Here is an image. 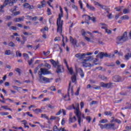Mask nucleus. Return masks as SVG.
<instances>
[{
  "instance_id": "f257e3e1",
  "label": "nucleus",
  "mask_w": 131,
  "mask_h": 131,
  "mask_svg": "<svg viewBox=\"0 0 131 131\" xmlns=\"http://www.w3.org/2000/svg\"><path fill=\"white\" fill-rule=\"evenodd\" d=\"M69 109L72 110V109H74L75 110V114H76V116H77L78 119V123L80 126H81V122H83V120L81 119V113L79 111V104L76 103L75 105L73 104L71 105H70Z\"/></svg>"
},
{
  "instance_id": "f03ea898",
  "label": "nucleus",
  "mask_w": 131,
  "mask_h": 131,
  "mask_svg": "<svg viewBox=\"0 0 131 131\" xmlns=\"http://www.w3.org/2000/svg\"><path fill=\"white\" fill-rule=\"evenodd\" d=\"M59 10L61 13L58 15L56 24L57 26V32L60 34H62V32L63 31V20H61L62 17H63V9H62V7L59 6Z\"/></svg>"
},
{
  "instance_id": "7ed1b4c3",
  "label": "nucleus",
  "mask_w": 131,
  "mask_h": 131,
  "mask_svg": "<svg viewBox=\"0 0 131 131\" xmlns=\"http://www.w3.org/2000/svg\"><path fill=\"white\" fill-rule=\"evenodd\" d=\"M128 40V36H127V32H124L122 36H118L116 38V43L119 45L120 43H123L125 41Z\"/></svg>"
},
{
  "instance_id": "20e7f679",
  "label": "nucleus",
  "mask_w": 131,
  "mask_h": 131,
  "mask_svg": "<svg viewBox=\"0 0 131 131\" xmlns=\"http://www.w3.org/2000/svg\"><path fill=\"white\" fill-rule=\"evenodd\" d=\"M70 90L71 92L72 96H73V93H74L73 91V88H71V83L70 82L69 84V87L68 89V94L66 95H62V99L65 101H71V99L70 98Z\"/></svg>"
},
{
  "instance_id": "39448f33",
  "label": "nucleus",
  "mask_w": 131,
  "mask_h": 131,
  "mask_svg": "<svg viewBox=\"0 0 131 131\" xmlns=\"http://www.w3.org/2000/svg\"><path fill=\"white\" fill-rule=\"evenodd\" d=\"M98 125L101 129H104V128H105L106 129H113V130H115L116 129L115 124L113 123H106L104 125H103V124H99Z\"/></svg>"
},
{
  "instance_id": "423d86ee",
  "label": "nucleus",
  "mask_w": 131,
  "mask_h": 131,
  "mask_svg": "<svg viewBox=\"0 0 131 131\" xmlns=\"http://www.w3.org/2000/svg\"><path fill=\"white\" fill-rule=\"evenodd\" d=\"M92 59V56H89L87 57L86 59L84 60V62H83V66L84 67H85V68H88V67H92V64H91V63L89 62L90 60Z\"/></svg>"
},
{
  "instance_id": "0eeeda50",
  "label": "nucleus",
  "mask_w": 131,
  "mask_h": 131,
  "mask_svg": "<svg viewBox=\"0 0 131 131\" xmlns=\"http://www.w3.org/2000/svg\"><path fill=\"white\" fill-rule=\"evenodd\" d=\"M40 73L41 74H40V79H41V78L42 77V76L41 75H47L48 74H51V72L49 71L48 69H45V68H41L40 69Z\"/></svg>"
},
{
  "instance_id": "6e6552de",
  "label": "nucleus",
  "mask_w": 131,
  "mask_h": 131,
  "mask_svg": "<svg viewBox=\"0 0 131 131\" xmlns=\"http://www.w3.org/2000/svg\"><path fill=\"white\" fill-rule=\"evenodd\" d=\"M99 24L102 26L101 27V29H104L105 30V32L107 33V34H111V33H112V31L108 30V28H107L108 25L103 23H101Z\"/></svg>"
},
{
  "instance_id": "1a4fd4ad",
  "label": "nucleus",
  "mask_w": 131,
  "mask_h": 131,
  "mask_svg": "<svg viewBox=\"0 0 131 131\" xmlns=\"http://www.w3.org/2000/svg\"><path fill=\"white\" fill-rule=\"evenodd\" d=\"M101 88H105L106 89H111L113 87V83L110 82L109 83H105L103 82L100 83Z\"/></svg>"
},
{
  "instance_id": "9d476101",
  "label": "nucleus",
  "mask_w": 131,
  "mask_h": 131,
  "mask_svg": "<svg viewBox=\"0 0 131 131\" xmlns=\"http://www.w3.org/2000/svg\"><path fill=\"white\" fill-rule=\"evenodd\" d=\"M113 80L114 82H121L122 78L120 76L116 75L113 77Z\"/></svg>"
},
{
  "instance_id": "9b49d317",
  "label": "nucleus",
  "mask_w": 131,
  "mask_h": 131,
  "mask_svg": "<svg viewBox=\"0 0 131 131\" xmlns=\"http://www.w3.org/2000/svg\"><path fill=\"white\" fill-rule=\"evenodd\" d=\"M40 4L37 5L38 9H42V8H45L47 7V3H46V0H42L40 1Z\"/></svg>"
},
{
  "instance_id": "f8f14e48",
  "label": "nucleus",
  "mask_w": 131,
  "mask_h": 131,
  "mask_svg": "<svg viewBox=\"0 0 131 131\" xmlns=\"http://www.w3.org/2000/svg\"><path fill=\"white\" fill-rule=\"evenodd\" d=\"M56 72L58 74L64 72V67H63L62 65L58 66Z\"/></svg>"
},
{
  "instance_id": "ddd939ff",
  "label": "nucleus",
  "mask_w": 131,
  "mask_h": 131,
  "mask_svg": "<svg viewBox=\"0 0 131 131\" xmlns=\"http://www.w3.org/2000/svg\"><path fill=\"white\" fill-rule=\"evenodd\" d=\"M70 40L71 43H72L74 47H75L77 45V40H76V39H74L73 37H72L71 36H70Z\"/></svg>"
},
{
  "instance_id": "4468645a",
  "label": "nucleus",
  "mask_w": 131,
  "mask_h": 131,
  "mask_svg": "<svg viewBox=\"0 0 131 131\" xmlns=\"http://www.w3.org/2000/svg\"><path fill=\"white\" fill-rule=\"evenodd\" d=\"M76 72H79L81 78H83L84 77V73L81 68L76 69Z\"/></svg>"
},
{
  "instance_id": "2eb2a0df",
  "label": "nucleus",
  "mask_w": 131,
  "mask_h": 131,
  "mask_svg": "<svg viewBox=\"0 0 131 131\" xmlns=\"http://www.w3.org/2000/svg\"><path fill=\"white\" fill-rule=\"evenodd\" d=\"M50 62L51 63V64H53V67H54V68H57V67H58V66H59V61H55L54 60V59H50Z\"/></svg>"
},
{
  "instance_id": "dca6fc26",
  "label": "nucleus",
  "mask_w": 131,
  "mask_h": 131,
  "mask_svg": "<svg viewBox=\"0 0 131 131\" xmlns=\"http://www.w3.org/2000/svg\"><path fill=\"white\" fill-rule=\"evenodd\" d=\"M76 117L74 116L73 117H70L69 119V124H71V123H74L76 121Z\"/></svg>"
},
{
  "instance_id": "f3484780",
  "label": "nucleus",
  "mask_w": 131,
  "mask_h": 131,
  "mask_svg": "<svg viewBox=\"0 0 131 131\" xmlns=\"http://www.w3.org/2000/svg\"><path fill=\"white\" fill-rule=\"evenodd\" d=\"M82 18L84 19L85 22H86L88 24H89V22L88 21H90L91 16L90 15H88V14H84L82 16Z\"/></svg>"
},
{
  "instance_id": "a211bd4d",
  "label": "nucleus",
  "mask_w": 131,
  "mask_h": 131,
  "mask_svg": "<svg viewBox=\"0 0 131 131\" xmlns=\"http://www.w3.org/2000/svg\"><path fill=\"white\" fill-rule=\"evenodd\" d=\"M86 7L87 9L90 10V11H93V12H95V11H96V8L92 5H89V3H86Z\"/></svg>"
},
{
  "instance_id": "6ab92c4d",
  "label": "nucleus",
  "mask_w": 131,
  "mask_h": 131,
  "mask_svg": "<svg viewBox=\"0 0 131 131\" xmlns=\"http://www.w3.org/2000/svg\"><path fill=\"white\" fill-rule=\"evenodd\" d=\"M86 56L85 53L80 54L78 53L75 55L76 58H79V59H83V58Z\"/></svg>"
},
{
  "instance_id": "aec40b11",
  "label": "nucleus",
  "mask_w": 131,
  "mask_h": 131,
  "mask_svg": "<svg viewBox=\"0 0 131 131\" xmlns=\"http://www.w3.org/2000/svg\"><path fill=\"white\" fill-rule=\"evenodd\" d=\"M42 80L43 81V83H49L50 82H51V81L50 80L49 78H48L46 77H41Z\"/></svg>"
},
{
  "instance_id": "412c9836",
  "label": "nucleus",
  "mask_w": 131,
  "mask_h": 131,
  "mask_svg": "<svg viewBox=\"0 0 131 131\" xmlns=\"http://www.w3.org/2000/svg\"><path fill=\"white\" fill-rule=\"evenodd\" d=\"M33 112L35 113V114H38L39 113H42V110L40 108H36L35 110H33Z\"/></svg>"
},
{
  "instance_id": "4be33fe9",
  "label": "nucleus",
  "mask_w": 131,
  "mask_h": 131,
  "mask_svg": "<svg viewBox=\"0 0 131 131\" xmlns=\"http://www.w3.org/2000/svg\"><path fill=\"white\" fill-rule=\"evenodd\" d=\"M94 5L95 6H98V7H100V8L103 10H105V8H104V5L100 4L99 2H94Z\"/></svg>"
},
{
  "instance_id": "5701e85b",
  "label": "nucleus",
  "mask_w": 131,
  "mask_h": 131,
  "mask_svg": "<svg viewBox=\"0 0 131 131\" xmlns=\"http://www.w3.org/2000/svg\"><path fill=\"white\" fill-rule=\"evenodd\" d=\"M121 20H129V16L127 15H123L120 17Z\"/></svg>"
},
{
  "instance_id": "b1692460",
  "label": "nucleus",
  "mask_w": 131,
  "mask_h": 131,
  "mask_svg": "<svg viewBox=\"0 0 131 131\" xmlns=\"http://www.w3.org/2000/svg\"><path fill=\"white\" fill-rule=\"evenodd\" d=\"M24 16H22L21 17L15 18L14 19L15 22H19V21H23L24 20Z\"/></svg>"
},
{
  "instance_id": "393cba45",
  "label": "nucleus",
  "mask_w": 131,
  "mask_h": 131,
  "mask_svg": "<svg viewBox=\"0 0 131 131\" xmlns=\"http://www.w3.org/2000/svg\"><path fill=\"white\" fill-rule=\"evenodd\" d=\"M68 70H69V72L70 73V74H71V75H73V74H74V73L73 72V69L72 68H69V67H68V68H67Z\"/></svg>"
},
{
  "instance_id": "a878e982",
  "label": "nucleus",
  "mask_w": 131,
  "mask_h": 131,
  "mask_svg": "<svg viewBox=\"0 0 131 131\" xmlns=\"http://www.w3.org/2000/svg\"><path fill=\"white\" fill-rule=\"evenodd\" d=\"M99 78H100V79H102V80H106L107 79V77L103 75H99L98 76Z\"/></svg>"
},
{
  "instance_id": "bb28decb",
  "label": "nucleus",
  "mask_w": 131,
  "mask_h": 131,
  "mask_svg": "<svg viewBox=\"0 0 131 131\" xmlns=\"http://www.w3.org/2000/svg\"><path fill=\"white\" fill-rule=\"evenodd\" d=\"M62 129V127L60 128H58V126L57 125H54L53 127V131H61Z\"/></svg>"
},
{
  "instance_id": "cd10ccee",
  "label": "nucleus",
  "mask_w": 131,
  "mask_h": 131,
  "mask_svg": "<svg viewBox=\"0 0 131 131\" xmlns=\"http://www.w3.org/2000/svg\"><path fill=\"white\" fill-rule=\"evenodd\" d=\"M124 58L126 60H129V58H131V53H128L124 56Z\"/></svg>"
},
{
  "instance_id": "c85d7f7f",
  "label": "nucleus",
  "mask_w": 131,
  "mask_h": 131,
  "mask_svg": "<svg viewBox=\"0 0 131 131\" xmlns=\"http://www.w3.org/2000/svg\"><path fill=\"white\" fill-rule=\"evenodd\" d=\"M72 81L73 82H75L76 81V74L74 73L73 76L71 77Z\"/></svg>"
},
{
  "instance_id": "c756f323",
  "label": "nucleus",
  "mask_w": 131,
  "mask_h": 131,
  "mask_svg": "<svg viewBox=\"0 0 131 131\" xmlns=\"http://www.w3.org/2000/svg\"><path fill=\"white\" fill-rule=\"evenodd\" d=\"M49 31V28L48 27H45L44 28L41 29L40 31L42 32L43 33H46L45 31Z\"/></svg>"
},
{
  "instance_id": "7c9ffc66",
  "label": "nucleus",
  "mask_w": 131,
  "mask_h": 131,
  "mask_svg": "<svg viewBox=\"0 0 131 131\" xmlns=\"http://www.w3.org/2000/svg\"><path fill=\"white\" fill-rule=\"evenodd\" d=\"M12 53H11V50H7L6 51H5V55L10 56V55H12Z\"/></svg>"
},
{
  "instance_id": "2f4dec72",
  "label": "nucleus",
  "mask_w": 131,
  "mask_h": 131,
  "mask_svg": "<svg viewBox=\"0 0 131 131\" xmlns=\"http://www.w3.org/2000/svg\"><path fill=\"white\" fill-rule=\"evenodd\" d=\"M18 2V0H10L9 6H13L14 4H16Z\"/></svg>"
},
{
  "instance_id": "473e14b6",
  "label": "nucleus",
  "mask_w": 131,
  "mask_h": 131,
  "mask_svg": "<svg viewBox=\"0 0 131 131\" xmlns=\"http://www.w3.org/2000/svg\"><path fill=\"white\" fill-rule=\"evenodd\" d=\"M122 8H123V6H119V7L115 8V10H116V12H120L121 11Z\"/></svg>"
},
{
  "instance_id": "72a5a7b5",
  "label": "nucleus",
  "mask_w": 131,
  "mask_h": 131,
  "mask_svg": "<svg viewBox=\"0 0 131 131\" xmlns=\"http://www.w3.org/2000/svg\"><path fill=\"white\" fill-rule=\"evenodd\" d=\"M41 118H45V119H47V120H49V117L47 116V114H41Z\"/></svg>"
},
{
  "instance_id": "f704fd0d",
  "label": "nucleus",
  "mask_w": 131,
  "mask_h": 131,
  "mask_svg": "<svg viewBox=\"0 0 131 131\" xmlns=\"http://www.w3.org/2000/svg\"><path fill=\"white\" fill-rule=\"evenodd\" d=\"M9 113L8 112H1L0 113V115H1V116H6L7 115H9Z\"/></svg>"
},
{
  "instance_id": "c9c22d12",
  "label": "nucleus",
  "mask_w": 131,
  "mask_h": 131,
  "mask_svg": "<svg viewBox=\"0 0 131 131\" xmlns=\"http://www.w3.org/2000/svg\"><path fill=\"white\" fill-rule=\"evenodd\" d=\"M16 57H22V53H20V51L18 50L16 52Z\"/></svg>"
},
{
  "instance_id": "e433bc0d",
  "label": "nucleus",
  "mask_w": 131,
  "mask_h": 131,
  "mask_svg": "<svg viewBox=\"0 0 131 131\" xmlns=\"http://www.w3.org/2000/svg\"><path fill=\"white\" fill-rule=\"evenodd\" d=\"M104 57L105 58H111V56H112V54L111 53L107 54V53H104Z\"/></svg>"
},
{
  "instance_id": "4c0bfd02",
  "label": "nucleus",
  "mask_w": 131,
  "mask_h": 131,
  "mask_svg": "<svg viewBox=\"0 0 131 131\" xmlns=\"http://www.w3.org/2000/svg\"><path fill=\"white\" fill-rule=\"evenodd\" d=\"M9 47H11V48H14L16 45L13 41H10L8 44Z\"/></svg>"
},
{
  "instance_id": "58836bf2",
  "label": "nucleus",
  "mask_w": 131,
  "mask_h": 131,
  "mask_svg": "<svg viewBox=\"0 0 131 131\" xmlns=\"http://www.w3.org/2000/svg\"><path fill=\"white\" fill-rule=\"evenodd\" d=\"M85 119L89 123H90L91 122V121H92V118L91 117V116L86 117Z\"/></svg>"
},
{
  "instance_id": "ea45409f",
  "label": "nucleus",
  "mask_w": 131,
  "mask_h": 131,
  "mask_svg": "<svg viewBox=\"0 0 131 131\" xmlns=\"http://www.w3.org/2000/svg\"><path fill=\"white\" fill-rule=\"evenodd\" d=\"M123 14H128V13H129V9H124L123 10Z\"/></svg>"
},
{
  "instance_id": "a19ab883",
  "label": "nucleus",
  "mask_w": 131,
  "mask_h": 131,
  "mask_svg": "<svg viewBox=\"0 0 131 131\" xmlns=\"http://www.w3.org/2000/svg\"><path fill=\"white\" fill-rule=\"evenodd\" d=\"M80 91V87H79L77 89V91L76 92V93H75V96H79V92Z\"/></svg>"
},
{
  "instance_id": "79ce46f5",
  "label": "nucleus",
  "mask_w": 131,
  "mask_h": 131,
  "mask_svg": "<svg viewBox=\"0 0 131 131\" xmlns=\"http://www.w3.org/2000/svg\"><path fill=\"white\" fill-rule=\"evenodd\" d=\"M100 123H107L108 122V120L107 119H102L99 121Z\"/></svg>"
},
{
  "instance_id": "37998d69",
  "label": "nucleus",
  "mask_w": 131,
  "mask_h": 131,
  "mask_svg": "<svg viewBox=\"0 0 131 131\" xmlns=\"http://www.w3.org/2000/svg\"><path fill=\"white\" fill-rule=\"evenodd\" d=\"M90 20L94 22V23H96V22H97V20H96V17L95 16H90Z\"/></svg>"
},
{
  "instance_id": "c03bdc74",
  "label": "nucleus",
  "mask_w": 131,
  "mask_h": 131,
  "mask_svg": "<svg viewBox=\"0 0 131 131\" xmlns=\"http://www.w3.org/2000/svg\"><path fill=\"white\" fill-rule=\"evenodd\" d=\"M50 90L52 92H56L57 89L55 86H52L50 88Z\"/></svg>"
},
{
  "instance_id": "a18cd8bd",
  "label": "nucleus",
  "mask_w": 131,
  "mask_h": 131,
  "mask_svg": "<svg viewBox=\"0 0 131 131\" xmlns=\"http://www.w3.org/2000/svg\"><path fill=\"white\" fill-rule=\"evenodd\" d=\"M12 88L14 89V90H16V91H17V92H19V91H20V90H19V89H21V87H18L15 85L12 86Z\"/></svg>"
},
{
  "instance_id": "49530a36",
  "label": "nucleus",
  "mask_w": 131,
  "mask_h": 131,
  "mask_svg": "<svg viewBox=\"0 0 131 131\" xmlns=\"http://www.w3.org/2000/svg\"><path fill=\"white\" fill-rule=\"evenodd\" d=\"M101 88H102V86H101V85L100 86L95 85V87H93V89L94 90H101Z\"/></svg>"
},
{
  "instance_id": "de8ad7c7",
  "label": "nucleus",
  "mask_w": 131,
  "mask_h": 131,
  "mask_svg": "<svg viewBox=\"0 0 131 131\" xmlns=\"http://www.w3.org/2000/svg\"><path fill=\"white\" fill-rule=\"evenodd\" d=\"M15 71L18 73V75H21V70L19 68H16L15 69Z\"/></svg>"
},
{
  "instance_id": "09e8293b",
  "label": "nucleus",
  "mask_w": 131,
  "mask_h": 131,
  "mask_svg": "<svg viewBox=\"0 0 131 131\" xmlns=\"http://www.w3.org/2000/svg\"><path fill=\"white\" fill-rule=\"evenodd\" d=\"M23 56L25 59H29V56L27 53H23Z\"/></svg>"
},
{
  "instance_id": "8fccbe9b",
  "label": "nucleus",
  "mask_w": 131,
  "mask_h": 131,
  "mask_svg": "<svg viewBox=\"0 0 131 131\" xmlns=\"http://www.w3.org/2000/svg\"><path fill=\"white\" fill-rule=\"evenodd\" d=\"M17 11V6H15L14 8H12L10 9V12H12V13H14V12Z\"/></svg>"
},
{
  "instance_id": "3c124183",
  "label": "nucleus",
  "mask_w": 131,
  "mask_h": 131,
  "mask_svg": "<svg viewBox=\"0 0 131 131\" xmlns=\"http://www.w3.org/2000/svg\"><path fill=\"white\" fill-rule=\"evenodd\" d=\"M47 14L48 16H51L52 14V12L51 11V9L48 8L47 9Z\"/></svg>"
},
{
  "instance_id": "603ef678",
  "label": "nucleus",
  "mask_w": 131,
  "mask_h": 131,
  "mask_svg": "<svg viewBox=\"0 0 131 131\" xmlns=\"http://www.w3.org/2000/svg\"><path fill=\"white\" fill-rule=\"evenodd\" d=\"M10 0H5L4 1V5L5 6H8V5H10Z\"/></svg>"
},
{
  "instance_id": "864d4df0",
  "label": "nucleus",
  "mask_w": 131,
  "mask_h": 131,
  "mask_svg": "<svg viewBox=\"0 0 131 131\" xmlns=\"http://www.w3.org/2000/svg\"><path fill=\"white\" fill-rule=\"evenodd\" d=\"M99 56L100 57V59H103L104 58V52H101L99 54Z\"/></svg>"
},
{
  "instance_id": "5fc2aeb1",
  "label": "nucleus",
  "mask_w": 131,
  "mask_h": 131,
  "mask_svg": "<svg viewBox=\"0 0 131 131\" xmlns=\"http://www.w3.org/2000/svg\"><path fill=\"white\" fill-rule=\"evenodd\" d=\"M79 4L80 9H82L83 8V5L82 4V2H81V0L79 1Z\"/></svg>"
},
{
  "instance_id": "6e6d98bb",
  "label": "nucleus",
  "mask_w": 131,
  "mask_h": 131,
  "mask_svg": "<svg viewBox=\"0 0 131 131\" xmlns=\"http://www.w3.org/2000/svg\"><path fill=\"white\" fill-rule=\"evenodd\" d=\"M61 40V37H56L54 38V41H60Z\"/></svg>"
},
{
  "instance_id": "4d7b16f0",
  "label": "nucleus",
  "mask_w": 131,
  "mask_h": 131,
  "mask_svg": "<svg viewBox=\"0 0 131 131\" xmlns=\"http://www.w3.org/2000/svg\"><path fill=\"white\" fill-rule=\"evenodd\" d=\"M72 8H73V9H74L75 11H77V10H78V8L75 5H72Z\"/></svg>"
},
{
  "instance_id": "13d9d810",
  "label": "nucleus",
  "mask_w": 131,
  "mask_h": 131,
  "mask_svg": "<svg viewBox=\"0 0 131 131\" xmlns=\"http://www.w3.org/2000/svg\"><path fill=\"white\" fill-rule=\"evenodd\" d=\"M10 30H17V27H15V26H11L10 28H9Z\"/></svg>"
},
{
  "instance_id": "bf43d9fd",
  "label": "nucleus",
  "mask_w": 131,
  "mask_h": 131,
  "mask_svg": "<svg viewBox=\"0 0 131 131\" xmlns=\"http://www.w3.org/2000/svg\"><path fill=\"white\" fill-rule=\"evenodd\" d=\"M29 6V3H25L24 4V8L26 9H28V7Z\"/></svg>"
},
{
  "instance_id": "052dcab7",
  "label": "nucleus",
  "mask_w": 131,
  "mask_h": 131,
  "mask_svg": "<svg viewBox=\"0 0 131 131\" xmlns=\"http://www.w3.org/2000/svg\"><path fill=\"white\" fill-rule=\"evenodd\" d=\"M115 122H117V123H119V124H121V121L118 119H115Z\"/></svg>"
},
{
  "instance_id": "680f3d73",
  "label": "nucleus",
  "mask_w": 131,
  "mask_h": 131,
  "mask_svg": "<svg viewBox=\"0 0 131 131\" xmlns=\"http://www.w3.org/2000/svg\"><path fill=\"white\" fill-rule=\"evenodd\" d=\"M104 114L105 115H110L111 116V115H112V113L111 112H104Z\"/></svg>"
},
{
  "instance_id": "e2e57ef3",
  "label": "nucleus",
  "mask_w": 131,
  "mask_h": 131,
  "mask_svg": "<svg viewBox=\"0 0 131 131\" xmlns=\"http://www.w3.org/2000/svg\"><path fill=\"white\" fill-rule=\"evenodd\" d=\"M33 59H31L30 60L28 61V64L29 65H31V64H32V63H33Z\"/></svg>"
},
{
  "instance_id": "0e129e2a",
  "label": "nucleus",
  "mask_w": 131,
  "mask_h": 131,
  "mask_svg": "<svg viewBox=\"0 0 131 131\" xmlns=\"http://www.w3.org/2000/svg\"><path fill=\"white\" fill-rule=\"evenodd\" d=\"M23 34H24V35H32V33L30 32L27 33V32H23Z\"/></svg>"
},
{
  "instance_id": "69168bd1",
  "label": "nucleus",
  "mask_w": 131,
  "mask_h": 131,
  "mask_svg": "<svg viewBox=\"0 0 131 131\" xmlns=\"http://www.w3.org/2000/svg\"><path fill=\"white\" fill-rule=\"evenodd\" d=\"M48 107L50 108V109H54V108H55V106L49 104H48Z\"/></svg>"
},
{
  "instance_id": "338daca9",
  "label": "nucleus",
  "mask_w": 131,
  "mask_h": 131,
  "mask_svg": "<svg viewBox=\"0 0 131 131\" xmlns=\"http://www.w3.org/2000/svg\"><path fill=\"white\" fill-rule=\"evenodd\" d=\"M43 54L45 56H48V55H50V51H47V52H43Z\"/></svg>"
},
{
  "instance_id": "774afa93",
  "label": "nucleus",
  "mask_w": 131,
  "mask_h": 131,
  "mask_svg": "<svg viewBox=\"0 0 131 131\" xmlns=\"http://www.w3.org/2000/svg\"><path fill=\"white\" fill-rule=\"evenodd\" d=\"M125 128H126V129L127 130H131V126H126L125 127Z\"/></svg>"
}]
</instances>
